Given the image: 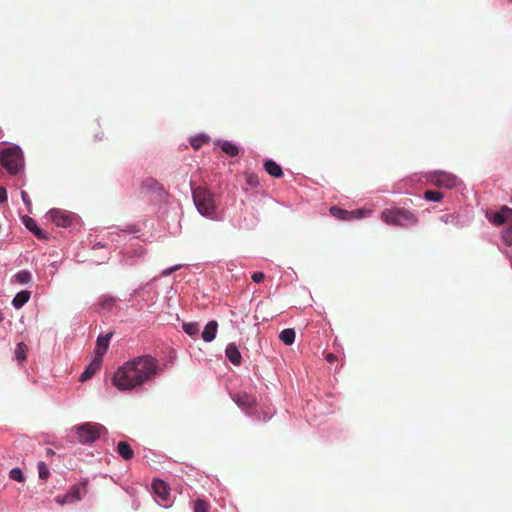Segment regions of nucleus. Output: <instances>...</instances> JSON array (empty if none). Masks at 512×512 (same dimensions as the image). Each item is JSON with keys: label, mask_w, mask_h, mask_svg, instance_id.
Instances as JSON below:
<instances>
[{"label": "nucleus", "mask_w": 512, "mask_h": 512, "mask_svg": "<svg viewBox=\"0 0 512 512\" xmlns=\"http://www.w3.org/2000/svg\"><path fill=\"white\" fill-rule=\"evenodd\" d=\"M159 371L158 360L151 355L137 356L118 367L112 378L120 391L133 390L152 381Z\"/></svg>", "instance_id": "1"}, {"label": "nucleus", "mask_w": 512, "mask_h": 512, "mask_svg": "<svg viewBox=\"0 0 512 512\" xmlns=\"http://www.w3.org/2000/svg\"><path fill=\"white\" fill-rule=\"evenodd\" d=\"M381 219L388 225L409 227L418 222L414 213L402 208L385 209L381 213Z\"/></svg>", "instance_id": "2"}, {"label": "nucleus", "mask_w": 512, "mask_h": 512, "mask_svg": "<svg viewBox=\"0 0 512 512\" xmlns=\"http://www.w3.org/2000/svg\"><path fill=\"white\" fill-rule=\"evenodd\" d=\"M194 204L203 216L210 217L215 212V201L210 191L203 187H196L192 190Z\"/></svg>", "instance_id": "3"}, {"label": "nucleus", "mask_w": 512, "mask_h": 512, "mask_svg": "<svg viewBox=\"0 0 512 512\" xmlns=\"http://www.w3.org/2000/svg\"><path fill=\"white\" fill-rule=\"evenodd\" d=\"M1 165L10 173L17 174L23 167V155L18 146L4 149L0 153Z\"/></svg>", "instance_id": "4"}, {"label": "nucleus", "mask_w": 512, "mask_h": 512, "mask_svg": "<svg viewBox=\"0 0 512 512\" xmlns=\"http://www.w3.org/2000/svg\"><path fill=\"white\" fill-rule=\"evenodd\" d=\"M486 217L490 223L495 226H500L505 223L510 227L505 231L504 238L506 242L512 243V209L507 206H502L498 211H491L486 213Z\"/></svg>", "instance_id": "5"}, {"label": "nucleus", "mask_w": 512, "mask_h": 512, "mask_svg": "<svg viewBox=\"0 0 512 512\" xmlns=\"http://www.w3.org/2000/svg\"><path fill=\"white\" fill-rule=\"evenodd\" d=\"M79 442L88 444L100 438L106 428L98 423H84L75 427Z\"/></svg>", "instance_id": "6"}, {"label": "nucleus", "mask_w": 512, "mask_h": 512, "mask_svg": "<svg viewBox=\"0 0 512 512\" xmlns=\"http://www.w3.org/2000/svg\"><path fill=\"white\" fill-rule=\"evenodd\" d=\"M87 481L73 485L64 496L56 497V502L60 505L80 501L87 494Z\"/></svg>", "instance_id": "7"}, {"label": "nucleus", "mask_w": 512, "mask_h": 512, "mask_svg": "<svg viewBox=\"0 0 512 512\" xmlns=\"http://www.w3.org/2000/svg\"><path fill=\"white\" fill-rule=\"evenodd\" d=\"M429 181L437 187L450 189L456 186L458 179L451 173L435 171L429 175Z\"/></svg>", "instance_id": "8"}, {"label": "nucleus", "mask_w": 512, "mask_h": 512, "mask_svg": "<svg viewBox=\"0 0 512 512\" xmlns=\"http://www.w3.org/2000/svg\"><path fill=\"white\" fill-rule=\"evenodd\" d=\"M152 488L160 504L164 507H169L171 505L169 486L164 481L156 479L152 483Z\"/></svg>", "instance_id": "9"}, {"label": "nucleus", "mask_w": 512, "mask_h": 512, "mask_svg": "<svg viewBox=\"0 0 512 512\" xmlns=\"http://www.w3.org/2000/svg\"><path fill=\"white\" fill-rule=\"evenodd\" d=\"M49 219L58 227H69L72 224L73 216L70 213L59 209H52L48 213Z\"/></svg>", "instance_id": "10"}, {"label": "nucleus", "mask_w": 512, "mask_h": 512, "mask_svg": "<svg viewBox=\"0 0 512 512\" xmlns=\"http://www.w3.org/2000/svg\"><path fill=\"white\" fill-rule=\"evenodd\" d=\"M233 401L242 409H248L256 404V398L245 392L232 395Z\"/></svg>", "instance_id": "11"}, {"label": "nucleus", "mask_w": 512, "mask_h": 512, "mask_svg": "<svg viewBox=\"0 0 512 512\" xmlns=\"http://www.w3.org/2000/svg\"><path fill=\"white\" fill-rule=\"evenodd\" d=\"M361 211H347L336 206L330 208V214L339 220H351L361 217Z\"/></svg>", "instance_id": "12"}, {"label": "nucleus", "mask_w": 512, "mask_h": 512, "mask_svg": "<svg viewBox=\"0 0 512 512\" xmlns=\"http://www.w3.org/2000/svg\"><path fill=\"white\" fill-rule=\"evenodd\" d=\"M163 189L162 185L154 178L148 177L140 184V192L143 194L157 193Z\"/></svg>", "instance_id": "13"}, {"label": "nucleus", "mask_w": 512, "mask_h": 512, "mask_svg": "<svg viewBox=\"0 0 512 512\" xmlns=\"http://www.w3.org/2000/svg\"><path fill=\"white\" fill-rule=\"evenodd\" d=\"M112 334L100 335L96 341L95 354L102 360V357L106 353Z\"/></svg>", "instance_id": "14"}, {"label": "nucleus", "mask_w": 512, "mask_h": 512, "mask_svg": "<svg viewBox=\"0 0 512 512\" xmlns=\"http://www.w3.org/2000/svg\"><path fill=\"white\" fill-rule=\"evenodd\" d=\"M102 360L99 357H95L94 360L87 366L84 372L81 374L79 380L85 382L89 380L101 367Z\"/></svg>", "instance_id": "15"}, {"label": "nucleus", "mask_w": 512, "mask_h": 512, "mask_svg": "<svg viewBox=\"0 0 512 512\" xmlns=\"http://www.w3.org/2000/svg\"><path fill=\"white\" fill-rule=\"evenodd\" d=\"M225 354L233 365L239 366L241 364L242 357L240 351L234 343L228 344L225 350Z\"/></svg>", "instance_id": "16"}, {"label": "nucleus", "mask_w": 512, "mask_h": 512, "mask_svg": "<svg viewBox=\"0 0 512 512\" xmlns=\"http://www.w3.org/2000/svg\"><path fill=\"white\" fill-rule=\"evenodd\" d=\"M217 329H218L217 321H215V320L209 321L206 324V326L202 332V339L205 342L213 341L216 337Z\"/></svg>", "instance_id": "17"}, {"label": "nucleus", "mask_w": 512, "mask_h": 512, "mask_svg": "<svg viewBox=\"0 0 512 512\" xmlns=\"http://www.w3.org/2000/svg\"><path fill=\"white\" fill-rule=\"evenodd\" d=\"M24 224L27 229H29L38 239H46L47 235L45 232H43L36 224L35 220L31 217H24L23 218Z\"/></svg>", "instance_id": "18"}, {"label": "nucleus", "mask_w": 512, "mask_h": 512, "mask_svg": "<svg viewBox=\"0 0 512 512\" xmlns=\"http://www.w3.org/2000/svg\"><path fill=\"white\" fill-rule=\"evenodd\" d=\"M264 168L269 175L275 178H281L283 176L281 166L271 159L265 161Z\"/></svg>", "instance_id": "19"}, {"label": "nucleus", "mask_w": 512, "mask_h": 512, "mask_svg": "<svg viewBox=\"0 0 512 512\" xmlns=\"http://www.w3.org/2000/svg\"><path fill=\"white\" fill-rule=\"evenodd\" d=\"M117 452L124 460H130L134 456V451L126 441H120L117 445Z\"/></svg>", "instance_id": "20"}, {"label": "nucleus", "mask_w": 512, "mask_h": 512, "mask_svg": "<svg viewBox=\"0 0 512 512\" xmlns=\"http://www.w3.org/2000/svg\"><path fill=\"white\" fill-rule=\"evenodd\" d=\"M30 295L31 293L27 290L17 293L12 301L13 306L16 309L23 307L29 301Z\"/></svg>", "instance_id": "21"}, {"label": "nucleus", "mask_w": 512, "mask_h": 512, "mask_svg": "<svg viewBox=\"0 0 512 512\" xmlns=\"http://www.w3.org/2000/svg\"><path fill=\"white\" fill-rule=\"evenodd\" d=\"M296 333L294 329L287 328L281 331L279 338L286 345H292L295 341Z\"/></svg>", "instance_id": "22"}, {"label": "nucleus", "mask_w": 512, "mask_h": 512, "mask_svg": "<svg viewBox=\"0 0 512 512\" xmlns=\"http://www.w3.org/2000/svg\"><path fill=\"white\" fill-rule=\"evenodd\" d=\"M221 150L232 157L237 156L239 153L238 147L230 141H223L221 143Z\"/></svg>", "instance_id": "23"}, {"label": "nucleus", "mask_w": 512, "mask_h": 512, "mask_svg": "<svg viewBox=\"0 0 512 512\" xmlns=\"http://www.w3.org/2000/svg\"><path fill=\"white\" fill-rule=\"evenodd\" d=\"M182 328L185 333L192 337L197 336L200 330L199 324L196 322L184 323Z\"/></svg>", "instance_id": "24"}, {"label": "nucleus", "mask_w": 512, "mask_h": 512, "mask_svg": "<svg viewBox=\"0 0 512 512\" xmlns=\"http://www.w3.org/2000/svg\"><path fill=\"white\" fill-rule=\"evenodd\" d=\"M208 142H209V137L206 135L196 136V137L191 138V140H190V144L195 150H198L199 148L202 147L203 144L208 143Z\"/></svg>", "instance_id": "25"}, {"label": "nucleus", "mask_w": 512, "mask_h": 512, "mask_svg": "<svg viewBox=\"0 0 512 512\" xmlns=\"http://www.w3.org/2000/svg\"><path fill=\"white\" fill-rule=\"evenodd\" d=\"M210 505L203 499L194 501L193 512H209Z\"/></svg>", "instance_id": "26"}, {"label": "nucleus", "mask_w": 512, "mask_h": 512, "mask_svg": "<svg viewBox=\"0 0 512 512\" xmlns=\"http://www.w3.org/2000/svg\"><path fill=\"white\" fill-rule=\"evenodd\" d=\"M15 281L17 283H20V284H26L28 282L31 281L32 279V276H31V273L29 271H26V270H22L20 272H18L15 276Z\"/></svg>", "instance_id": "27"}, {"label": "nucleus", "mask_w": 512, "mask_h": 512, "mask_svg": "<svg viewBox=\"0 0 512 512\" xmlns=\"http://www.w3.org/2000/svg\"><path fill=\"white\" fill-rule=\"evenodd\" d=\"M27 350L28 348L24 343H18L15 350L16 359L20 362L26 360Z\"/></svg>", "instance_id": "28"}, {"label": "nucleus", "mask_w": 512, "mask_h": 512, "mask_svg": "<svg viewBox=\"0 0 512 512\" xmlns=\"http://www.w3.org/2000/svg\"><path fill=\"white\" fill-rule=\"evenodd\" d=\"M424 198L427 201L438 202V201L442 200L443 194L441 192H438V191L427 190L424 193Z\"/></svg>", "instance_id": "29"}, {"label": "nucleus", "mask_w": 512, "mask_h": 512, "mask_svg": "<svg viewBox=\"0 0 512 512\" xmlns=\"http://www.w3.org/2000/svg\"><path fill=\"white\" fill-rule=\"evenodd\" d=\"M38 474L43 480H46L50 475L47 465L42 461L38 463Z\"/></svg>", "instance_id": "30"}, {"label": "nucleus", "mask_w": 512, "mask_h": 512, "mask_svg": "<svg viewBox=\"0 0 512 512\" xmlns=\"http://www.w3.org/2000/svg\"><path fill=\"white\" fill-rule=\"evenodd\" d=\"M10 478L15 481L22 482L24 480V477H23V473H22L21 469H19V468L12 469L10 471Z\"/></svg>", "instance_id": "31"}, {"label": "nucleus", "mask_w": 512, "mask_h": 512, "mask_svg": "<svg viewBox=\"0 0 512 512\" xmlns=\"http://www.w3.org/2000/svg\"><path fill=\"white\" fill-rule=\"evenodd\" d=\"M116 303V298L114 297H106L102 300L101 302V306L104 308V309H108L110 310L112 306H114Z\"/></svg>", "instance_id": "32"}, {"label": "nucleus", "mask_w": 512, "mask_h": 512, "mask_svg": "<svg viewBox=\"0 0 512 512\" xmlns=\"http://www.w3.org/2000/svg\"><path fill=\"white\" fill-rule=\"evenodd\" d=\"M251 278L255 283H261L265 278V274L263 272H254Z\"/></svg>", "instance_id": "33"}, {"label": "nucleus", "mask_w": 512, "mask_h": 512, "mask_svg": "<svg viewBox=\"0 0 512 512\" xmlns=\"http://www.w3.org/2000/svg\"><path fill=\"white\" fill-rule=\"evenodd\" d=\"M21 197H22L23 202L29 208L31 206V200H30V197H29L28 193L25 192V191H22L21 192Z\"/></svg>", "instance_id": "34"}, {"label": "nucleus", "mask_w": 512, "mask_h": 512, "mask_svg": "<svg viewBox=\"0 0 512 512\" xmlns=\"http://www.w3.org/2000/svg\"><path fill=\"white\" fill-rule=\"evenodd\" d=\"M7 201V192L4 187H0V203Z\"/></svg>", "instance_id": "35"}, {"label": "nucleus", "mask_w": 512, "mask_h": 512, "mask_svg": "<svg viewBox=\"0 0 512 512\" xmlns=\"http://www.w3.org/2000/svg\"><path fill=\"white\" fill-rule=\"evenodd\" d=\"M325 359L328 363H333L337 360V357L333 353H327Z\"/></svg>", "instance_id": "36"}, {"label": "nucleus", "mask_w": 512, "mask_h": 512, "mask_svg": "<svg viewBox=\"0 0 512 512\" xmlns=\"http://www.w3.org/2000/svg\"><path fill=\"white\" fill-rule=\"evenodd\" d=\"M179 268H180V266H179V265H176V266H174V267H171V268H169V269H166L165 271H163V273H162V274H163L164 276H168V275H169V274H171L173 271H176V270H177V269H179Z\"/></svg>", "instance_id": "37"}, {"label": "nucleus", "mask_w": 512, "mask_h": 512, "mask_svg": "<svg viewBox=\"0 0 512 512\" xmlns=\"http://www.w3.org/2000/svg\"><path fill=\"white\" fill-rule=\"evenodd\" d=\"M95 138H97V139L101 140V139L103 138V133H101V135L96 134V135H95Z\"/></svg>", "instance_id": "38"}, {"label": "nucleus", "mask_w": 512, "mask_h": 512, "mask_svg": "<svg viewBox=\"0 0 512 512\" xmlns=\"http://www.w3.org/2000/svg\"><path fill=\"white\" fill-rule=\"evenodd\" d=\"M248 181H249L250 184H253L254 183V178L253 177H249Z\"/></svg>", "instance_id": "39"}]
</instances>
